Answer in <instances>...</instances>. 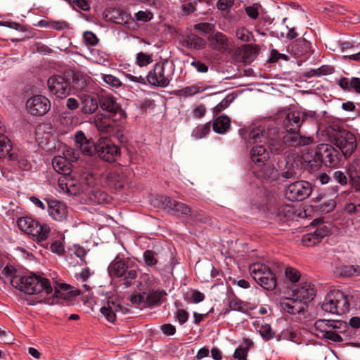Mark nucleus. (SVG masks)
<instances>
[{
  "mask_svg": "<svg viewBox=\"0 0 360 360\" xmlns=\"http://www.w3.org/2000/svg\"><path fill=\"white\" fill-rule=\"evenodd\" d=\"M280 306L283 311L293 315L304 312L306 307L304 302H302L295 297L281 298Z\"/></svg>",
  "mask_w": 360,
  "mask_h": 360,
  "instance_id": "obj_23",
  "label": "nucleus"
},
{
  "mask_svg": "<svg viewBox=\"0 0 360 360\" xmlns=\"http://www.w3.org/2000/svg\"><path fill=\"white\" fill-rule=\"evenodd\" d=\"M89 79V77L82 75H75L72 81V87L80 91H84L90 82Z\"/></svg>",
  "mask_w": 360,
  "mask_h": 360,
  "instance_id": "obj_43",
  "label": "nucleus"
},
{
  "mask_svg": "<svg viewBox=\"0 0 360 360\" xmlns=\"http://www.w3.org/2000/svg\"><path fill=\"white\" fill-rule=\"evenodd\" d=\"M96 154L104 161L112 162L121 155L120 148L108 139H100L96 143Z\"/></svg>",
  "mask_w": 360,
  "mask_h": 360,
  "instance_id": "obj_14",
  "label": "nucleus"
},
{
  "mask_svg": "<svg viewBox=\"0 0 360 360\" xmlns=\"http://www.w3.org/2000/svg\"><path fill=\"white\" fill-rule=\"evenodd\" d=\"M188 217L193 221H198L204 224H207L210 221L209 216L202 210L198 209H191V213L188 215Z\"/></svg>",
  "mask_w": 360,
  "mask_h": 360,
  "instance_id": "obj_47",
  "label": "nucleus"
},
{
  "mask_svg": "<svg viewBox=\"0 0 360 360\" xmlns=\"http://www.w3.org/2000/svg\"><path fill=\"white\" fill-rule=\"evenodd\" d=\"M315 112L309 114L300 112L293 111L287 114L283 122L284 128L287 133L283 135L284 143L291 146V147H299L308 146L313 143L314 139L311 136H303L299 134L300 128L307 116L312 117Z\"/></svg>",
  "mask_w": 360,
  "mask_h": 360,
  "instance_id": "obj_1",
  "label": "nucleus"
},
{
  "mask_svg": "<svg viewBox=\"0 0 360 360\" xmlns=\"http://www.w3.org/2000/svg\"><path fill=\"white\" fill-rule=\"evenodd\" d=\"M153 18V14L150 11H139L135 13V18L137 21L146 22L150 21Z\"/></svg>",
  "mask_w": 360,
  "mask_h": 360,
  "instance_id": "obj_57",
  "label": "nucleus"
},
{
  "mask_svg": "<svg viewBox=\"0 0 360 360\" xmlns=\"http://www.w3.org/2000/svg\"><path fill=\"white\" fill-rule=\"evenodd\" d=\"M349 178L360 177V158H355L347 167Z\"/></svg>",
  "mask_w": 360,
  "mask_h": 360,
  "instance_id": "obj_45",
  "label": "nucleus"
},
{
  "mask_svg": "<svg viewBox=\"0 0 360 360\" xmlns=\"http://www.w3.org/2000/svg\"><path fill=\"white\" fill-rule=\"evenodd\" d=\"M336 334L340 336V340L335 342H342L354 340L359 335L358 330L349 327L345 321H338Z\"/></svg>",
  "mask_w": 360,
  "mask_h": 360,
  "instance_id": "obj_27",
  "label": "nucleus"
},
{
  "mask_svg": "<svg viewBox=\"0 0 360 360\" xmlns=\"http://www.w3.org/2000/svg\"><path fill=\"white\" fill-rule=\"evenodd\" d=\"M49 216L55 221L62 222L66 220L68 214V207L55 199H46Z\"/></svg>",
  "mask_w": 360,
  "mask_h": 360,
  "instance_id": "obj_20",
  "label": "nucleus"
},
{
  "mask_svg": "<svg viewBox=\"0 0 360 360\" xmlns=\"http://www.w3.org/2000/svg\"><path fill=\"white\" fill-rule=\"evenodd\" d=\"M75 138L76 145L82 153L87 155H93L96 153V143L95 144L93 141L88 139L83 131H77Z\"/></svg>",
  "mask_w": 360,
  "mask_h": 360,
  "instance_id": "obj_24",
  "label": "nucleus"
},
{
  "mask_svg": "<svg viewBox=\"0 0 360 360\" xmlns=\"http://www.w3.org/2000/svg\"><path fill=\"white\" fill-rule=\"evenodd\" d=\"M60 288L63 290L58 289V288H55L54 293L49 297L44 295V298L46 299V302L49 304H62L63 300H66L68 299V295L67 292L68 288L66 285H63Z\"/></svg>",
  "mask_w": 360,
  "mask_h": 360,
  "instance_id": "obj_38",
  "label": "nucleus"
},
{
  "mask_svg": "<svg viewBox=\"0 0 360 360\" xmlns=\"http://www.w3.org/2000/svg\"><path fill=\"white\" fill-rule=\"evenodd\" d=\"M84 39L85 41V43L86 44H89L90 46H95L98 42V39L97 38L96 35L90 31H86L83 34Z\"/></svg>",
  "mask_w": 360,
  "mask_h": 360,
  "instance_id": "obj_58",
  "label": "nucleus"
},
{
  "mask_svg": "<svg viewBox=\"0 0 360 360\" xmlns=\"http://www.w3.org/2000/svg\"><path fill=\"white\" fill-rule=\"evenodd\" d=\"M293 215L292 207L289 205H281L278 207L276 217L280 221H285Z\"/></svg>",
  "mask_w": 360,
  "mask_h": 360,
  "instance_id": "obj_46",
  "label": "nucleus"
},
{
  "mask_svg": "<svg viewBox=\"0 0 360 360\" xmlns=\"http://www.w3.org/2000/svg\"><path fill=\"white\" fill-rule=\"evenodd\" d=\"M89 199L95 204L108 202V195L98 188L91 189L88 193Z\"/></svg>",
  "mask_w": 360,
  "mask_h": 360,
  "instance_id": "obj_41",
  "label": "nucleus"
},
{
  "mask_svg": "<svg viewBox=\"0 0 360 360\" xmlns=\"http://www.w3.org/2000/svg\"><path fill=\"white\" fill-rule=\"evenodd\" d=\"M285 276L292 283H296L300 278V272L292 267H287L285 270Z\"/></svg>",
  "mask_w": 360,
  "mask_h": 360,
  "instance_id": "obj_55",
  "label": "nucleus"
},
{
  "mask_svg": "<svg viewBox=\"0 0 360 360\" xmlns=\"http://www.w3.org/2000/svg\"><path fill=\"white\" fill-rule=\"evenodd\" d=\"M338 320L319 319L314 324V333L320 338H326L332 342L340 340L336 334Z\"/></svg>",
  "mask_w": 360,
  "mask_h": 360,
  "instance_id": "obj_13",
  "label": "nucleus"
},
{
  "mask_svg": "<svg viewBox=\"0 0 360 360\" xmlns=\"http://www.w3.org/2000/svg\"><path fill=\"white\" fill-rule=\"evenodd\" d=\"M17 224L21 231L32 236L34 240L37 242L46 240L50 233V228L48 225L41 224L28 217L19 218Z\"/></svg>",
  "mask_w": 360,
  "mask_h": 360,
  "instance_id": "obj_9",
  "label": "nucleus"
},
{
  "mask_svg": "<svg viewBox=\"0 0 360 360\" xmlns=\"http://www.w3.org/2000/svg\"><path fill=\"white\" fill-rule=\"evenodd\" d=\"M311 42L304 37L296 39L288 47L289 52L292 53L295 58L301 57L311 52Z\"/></svg>",
  "mask_w": 360,
  "mask_h": 360,
  "instance_id": "obj_28",
  "label": "nucleus"
},
{
  "mask_svg": "<svg viewBox=\"0 0 360 360\" xmlns=\"http://www.w3.org/2000/svg\"><path fill=\"white\" fill-rule=\"evenodd\" d=\"M245 10L246 14L250 18L256 20L258 18L259 8L257 4H255L252 6H247Z\"/></svg>",
  "mask_w": 360,
  "mask_h": 360,
  "instance_id": "obj_61",
  "label": "nucleus"
},
{
  "mask_svg": "<svg viewBox=\"0 0 360 360\" xmlns=\"http://www.w3.org/2000/svg\"><path fill=\"white\" fill-rule=\"evenodd\" d=\"M340 152L329 144L321 143L318 145L314 153L313 160L315 166L334 167L338 166L340 161Z\"/></svg>",
  "mask_w": 360,
  "mask_h": 360,
  "instance_id": "obj_8",
  "label": "nucleus"
},
{
  "mask_svg": "<svg viewBox=\"0 0 360 360\" xmlns=\"http://www.w3.org/2000/svg\"><path fill=\"white\" fill-rule=\"evenodd\" d=\"M249 271L253 279L264 289L273 290L276 288V275L268 266L253 264L250 266Z\"/></svg>",
  "mask_w": 360,
  "mask_h": 360,
  "instance_id": "obj_10",
  "label": "nucleus"
},
{
  "mask_svg": "<svg viewBox=\"0 0 360 360\" xmlns=\"http://www.w3.org/2000/svg\"><path fill=\"white\" fill-rule=\"evenodd\" d=\"M102 79L111 87L118 88L122 84L120 79L112 75H102Z\"/></svg>",
  "mask_w": 360,
  "mask_h": 360,
  "instance_id": "obj_53",
  "label": "nucleus"
},
{
  "mask_svg": "<svg viewBox=\"0 0 360 360\" xmlns=\"http://www.w3.org/2000/svg\"><path fill=\"white\" fill-rule=\"evenodd\" d=\"M167 295V292L164 290H153L150 291L146 297H145V304L146 307H153L159 306L162 303L163 297Z\"/></svg>",
  "mask_w": 360,
  "mask_h": 360,
  "instance_id": "obj_33",
  "label": "nucleus"
},
{
  "mask_svg": "<svg viewBox=\"0 0 360 360\" xmlns=\"http://www.w3.org/2000/svg\"><path fill=\"white\" fill-rule=\"evenodd\" d=\"M184 46L189 49L200 50L205 47V41L195 34H191L185 39Z\"/></svg>",
  "mask_w": 360,
  "mask_h": 360,
  "instance_id": "obj_40",
  "label": "nucleus"
},
{
  "mask_svg": "<svg viewBox=\"0 0 360 360\" xmlns=\"http://www.w3.org/2000/svg\"><path fill=\"white\" fill-rule=\"evenodd\" d=\"M80 101L82 111L84 114H93L98 108V95L82 94Z\"/></svg>",
  "mask_w": 360,
  "mask_h": 360,
  "instance_id": "obj_30",
  "label": "nucleus"
},
{
  "mask_svg": "<svg viewBox=\"0 0 360 360\" xmlns=\"http://www.w3.org/2000/svg\"><path fill=\"white\" fill-rule=\"evenodd\" d=\"M0 26L7 27L20 32H24L25 28L18 22L12 21H0Z\"/></svg>",
  "mask_w": 360,
  "mask_h": 360,
  "instance_id": "obj_60",
  "label": "nucleus"
},
{
  "mask_svg": "<svg viewBox=\"0 0 360 360\" xmlns=\"http://www.w3.org/2000/svg\"><path fill=\"white\" fill-rule=\"evenodd\" d=\"M47 84L49 91L60 98L68 96L71 91V85L68 79L60 75L49 77Z\"/></svg>",
  "mask_w": 360,
  "mask_h": 360,
  "instance_id": "obj_17",
  "label": "nucleus"
},
{
  "mask_svg": "<svg viewBox=\"0 0 360 360\" xmlns=\"http://www.w3.org/2000/svg\"><path fill=\"white\" fill-rule=\"evenodd\" d=\"M231 120L226 115H221L213 122V130L218 134H224L230 127Z\"/></svg>",
  "mask_w": 360,
  "mask_h": 360,
  "instance_id": "obj_39",
  "label": "nucleus"
},
{
  "mask_svg": "<svg viewBox=\"0 0 360 360\" xmlns=\"http://www.w3.org/2000/svg\"><path fill=\"white\" fill-rule=\"evenodd\" d=\"M174 68L167 60L156 63L146 77L127 73L126 77L130 81L141 84H149L160 88L169 86L174 75Z\"/></svg>",
  "mask_w": 360,
  "mask_h": 360,
  "instance_id": "obj_2",
  "label": "nucleus"
},
{
  "mask_svg": "<svg viewBox=\"0 0 360 360\" xmlns=\"http://www.w3.org/2000/svg\"><path fill=\"white\" fill-rule=\"evenodd\" d=\"M349 297L340 290H334L326 295L321 304V309L328 313L342 315L349 311Z\"/></svg>",
  "mask_w": 360,
  "mask_h": 360,
  "instance_id": "obj_6",
  "label": "nucleus"
},
{
  "mask_svg": "<svg viewBox=\"0 0 360 360\" xmlns=\"http://www.w3.org/2000/svg\"><path fill=\"white\" fill-rule=\"evenodd\" d=\"M208 46L220 53L226 52L229 47V41L225 34L217 32L208 37Z\"/></svg>",
  "mask_w": 360,
  "mask_h": 360,
  "instance_id": "obj_25",
  "label": "nucleus"
},
{
  "mask_svg": "<svg viewBox=\"0 0 360 360\" xmlns=\"http://www.w3.org/2000/svg\"><path fill=\"white\" fill-rule=\"evenodd\" d=\"M240 136L244 141L246 147H250L254 144L266 143L270 134H273V129L266 125H251L246 128L240 129L238 131Z\"/></svg>",
  "mask_w": 360,
  "mask_h": 360,
  "instance_id": "obj_7",
  "label": "nucleus"
},
{
  "mask_svg": "<svg viewBox=\"0 0 360 360\" xmlns=\"http://www.w3.org/2000/svg\"><path fill=\"white\" fill-rule=\"evenodd\" d=\"M128 264L126 261L117 255L108 266V273L111 278H120L124 276L123 284L126 287L131 285L133 280L137 277V271L135 269L128 270Z\"/></svg>",
  "mask_w": 360,
  "mask_h": 360,
  "instance_id": "obj_11",
  "label": "nucleus"
},
{
  "mask_svg": "<svg viewBox=\"0 0 360 360\" xmlns=\"http://www.w3.org/2000/svg\"><path fill=\"white\" fill-rule=\"evenodd\" d=\"M210 131V124L207 123L202 125L200 128L197 129L193 131V134H195V136L197 139H202L208 134Z\"/></svg>",
  "mask_w": 360,
  "mask_h": 360,
  "instance_id": "obj_62",
  "label": "nucleus"
},
{
  "mask_svg": "<svg viewBox=\"0 0 360 360\" xmlns=\"http://www.w3.org/2000/svg\"><path fill=\"white\" fill-rule=\"evenodd\" d=\"M266 144H257L250 150V158L254 162L264 163L269 158Z\"/></svg>",
  "mask_w": 360,
  "mask_h": 360,
  "instance_id": "obj_36",
  "label": "nucleus"
},
{
  "mask_svg": "<svg viewBox=\"0 0 360 360\" xmlns=\"http://www.w3.org/2000/svg\"><path fill=\"white\" fill-rule=\"evenodd\" d=\"M336 206V201L334 198L324 200L319 207L322 212L329 213L332 212Z\"/></svg>",
  "mask_w": 360,
  "mask_h": 360,
  "instance_id": "obj_56",
  "label": "nucleus"
},
{
  "mask_svg": "<svg viewBox=\"0 0 360 360\" xmlns=\"http://www.w3.org/2000/svg\"><path fill=\"white\" fill-rule=\"evenodd\" d=\"M337 272L343 277L354 276V265H342L337 268Z\"/></svg>",
  "mask_w": 360,
  "mask_h": 360,
  "instance_id": "obj_54",
  "label": "nucleus"
},
{
  "mask_svg": "<svg viewBox=\"0 0 360 360\" xmlns=\"http://www.w3.org/2000/svg\"><path fill=\"white\" fill-rule=\"evenodd\" d=\"M121 309V301L117 296H111L108 298L105 306L101 309V313L110 323H114L118 309Z\"/></svg>",
  "mask_w": 360,
  "mask_h": 360,
  "instance_id": "obj_22",
  "label": "nucleus"
},
{
  "mask_svg": "<svg viewBox=\"0 0 360 360\" xmlns=\"http://www.w3.org/2000/svg\"><path fill=\"white\" fill-rule=\"evenodd\" d=\"M153 62L152 56L143 52H139L136 56V63L139 67H145Z\"/></svg>",
  "mask_w": 360,
  "mask_h": 360,
  "instance_id": "obj_51",
  "label": "nucleus"
},
{
  "mask_svg": "<svg viewBox=\"0 0 360 360\" xmlns=\"http://www.w3.org/2000/svg\"><path fill=\"white\" fill-rule=\"evenodd\" d=\"M260 48L257 44H245L235 51L236 58L244 63H248L257 56Z\"/></svg>",
  "mask_w": 360,
  "mask_h": 360,
  "instance_id": "obj_29",
  "label": "nucleus"
},
{
  "mask_svg": "<svg viewBox=\"0 0 360 360\" xmlns=\"http://www.w3.org/2000/svg\"><path fill=\"white\" fill-rule=\"evenodd\" d=\"M159 202L162 209L173 215L188 217L191 213V208L188 205L168 196H160Z\"/></svg>",
  "mask_w": 360,
  "mask_h": 360,
  "instance_id": "obj_16",
  "label": "nucleus"
},
{
  "mask_svg": "<svg viewBox=\"0 0 360 360\" xmlns=\"http://www.w3.org/2000/svg\"><path fill=\"white\" fill-rule=\"evenodd\" d=\"M327 134L332 139L335 146L338 148L345 158H349L357 147L356 136L347 129H326Z\"/></svg>",
  "mask_w": 360,
  "mask_h": 360,
  "instance_id": "obj_5",
  "label": "nucleus"
},
{
  "mask_svg": "<svg viewBox=\"0 0 360 360\" xmlns=\"http://www.w3.org/2000/svg\"><path fill=\"white\" fill-rule=\"evenodd\" d=\"M300 160H295L294 158H288L281 176L285 179L295 178L300 174Z\"/></svg>",
  "mask_w": 360,
  "mask_h": 360,
  "instance_id": "obj_31",
  "label": "nucleus"
},
{
  "mask_svg": "<svg viewBox=\"0 0 360 360\" xmlns=\"http://www.w3.org/2000/svg\"><path fill=\"white\" fill-rule=\"evenodd\" d=\"M100 108L112 115L118 116L120 118H125V112L122 110L117 99L110 94H101L98 95Z\"/></svg>",
  "mask_w": 360,
  "mask_h": 360,
  "instance_id": "obj_18",
  "label": "nucleus"
},
{
  "mask_svg": "<svg viewBox=\"0 0 360 360\" xmlns=\"http://www.w3.org/2000/svg\"><path fill=\"white\" fill-rule=\"evenodd\" d=\"M333 179L342 186H345L347 184V178L342 171H335L333 173Z\"/></svg>",
  "mask_w": 360,
  "mask_h": 360,
  "instance_id": "obj_64",
  "label": "nucleus"
},
{
  "mask_svg": "<svg viewBox=\"0 0 360 360\" xmlns=\"http://www.w3.org/2000/svg\"><path fill=\"white\" fill-rule=\"evenodd\" d=\"M312 191L311 184L306 181H297L290 184L285 191V198L292 202L302 201L309 196Z\"/></svg>",
  "mask_w": 360,
  "mask_h": 360,
  "instance_id": "obj_12",
  "label": "nucleus"
},
{
  "mask_svg": "<svg viewBox=\"0 0 360 360\" xmlns=\"http://www.w3.org/2000/svg\"><path fill=\"white\" fill-rule=\"evenodd\" d=\"M5 129L0 121V160L7 158L10 161L18 162L19 167L24 166L25 169L27 160L22 159L12 148L10 139L4 134Z\"/></svg>",
  "mask_w": 360,
  "mask_h": 360,
  "instance_id": "obj_15",
  "label": "nucleus"
},
{
  "mask_svg": "<svg viewBox=\"0 0 360 360\" xmlns=\"http://www.w3.org/2000/svg\"><path fill=\"white\" fill-rule=\"evenodd\" d=\"M59 187L70 195H76L78 192V186L73 179L71 173L69 175L63 176L58 179Z\"/></svg>",
  "mask_w": 360,
  "mask_h": 360,
  "instance_id": "obj_35",
  "label": "nucleus"
},
{
  "mask_svg": "<svg viewBox=\"0 0 360 360\" xmlns=\"http://www.w3.org/2000/svg\"><path fill=\"white\" fill-rule=\"evenodd\" d=\"M229 307L231 310L242 312L245 311V306L243 302L235 295L229 298Z\"/></svg>",
  "mask_w": 360,
  "mask_h": 360,
  "instance_id": "obj_50",
  "label": "nucleus"
},
{
  "mask_svg": "<svg viewBox=\"0 0 360 360\" xmlns=\"http://www.w3.org/2000/svg\"><path fill=\"white\" fill-rule=\"evenodd\" d=\"M328 234L329 231L326 226L317 228L314 232L304 234L302 238V243L305 246H314Z\"/></svg>",
  "mask_w": 360,
  "mask_h": 360,
  "instance_id": "obj_26",
  "label": "nucleus"
},
{
  "mask_svg": "<svg viewBox=\"0 0 360 360\" xmlns=\"http://www.w3.org/2000/svg\"><path fill=\"white\" fill-rule=\"evenodd\" d=\"M274 134H270V138L268 139V141L266 142L267 147L271 150V153L274 154H279L285 148L286 146H290V145L284 143L283 136L281 141L278 140L277 133L275 129H273Z\"/></svg>",
  "mask_w": 360,
  "mask_h": 360,
  "instance_id": "obj_34",
  "label": "nucleus"
},
{
  "mask_svg": "<svg viewBox=\"0 0 360 360\" xmlns=\"http://www.w3.org/2000/svg\"><path fill=\"white\" fill-rule=\"evenodd\" d=\"M204 89L198 85H191L185 86L176 91V95L183 97L193 96L201 91H203Z\"/></svg>",
  "mask_w": 360,
  "mask_h": 360,
  "instance_id": "obj_42",
  "label": "nucleus"
},
{
  "mask_svg": "<svg viewBox=\"0 0 360 360\" xmlns=\"http://www.w3.org/2000/svg\"><path fill=\"white\" fill-rule=\"evenodd\" d=\"M248 348L238 347L233 354V357L238 360H247Z\"/></svg>",
  "mask_w": 360,
  "mask_h": 360,
  "instance_id": "obj_63",
  "label": "nucleus"
},
{
  "mask_svg": "<svg viewBox=\"0 0 360 360\" xmlns=\"http://www.w3.org/2000/svg\"><path fill=\"white\" fill-rule=\"evenodd\" d=\"M205 299V295L202 292L197 289H190L185 297V300L191 303H199L202 302Z\"/></svg>",
  "mask_w": 360,
  "mask_h": 360,
  "instance_id": "obj_44",
  "label": "nucleus"
},
{
  "mask_svg": "<svg viewBox=\"0 0 360 360\" xmlns=\"http://www.w3.org/2000/svg\"><path fill=\"white\" fill-rule=\"evenodd\" d=\"M236 36L238 39L243 42L255 40L252 33L245 27L238 28L236 30Z\"/></svg>",
  "mask_w": 360,
  "mask_h": 360,
  "instance_id": "obj_49",
  "label": "nucleus"
},
{
  "mask_svg": "<svg viewBox=\"0 0 360 360\" xmlns=\"http://www.w3.org/2000/svg\"><path fill=\"white\" fill-rule=\"evenodd\" d=\"M292 292L293 297L304 302L305 305H307V302L314 300L316 293L314 285L310 282L301 283Z\"/></svg>",
  "mask_w": 360,
  "mask_h": 360,
  "instance_id": "obj_21",
  "label": "nucleus"
},
{
  "mask_svg": "<svg viewBox=\"0 0 360 360\" xmlns=\"http://www.w3.org/2000/svg\"><path fill=\"white\" fill-rule=\"evenodd\" d=\"M11 285L28 295L49 296L52 294L53 288L49 279L36 274L13 276L11 279Z\"/></svg>",
  "mask_w": 360,
  "mask_h": 360,
  "instance_id": "obj_3",
  "label": "nucleus"
},
{
  "mask_svg": "<svg viewBox=\"0 0 360 360\" xmlns=\"http://www.w3.org/2000/svg\"><path fill=\"white\" fill-rule=\"evenodd\" d=\"M51 108L50 101L41 95H36L27 99L26 108L34 116H42L48 112Z\"/></svg>",
  "mask_w": 360,
  "mask_h": 360,
  "instance_id": "obj_19",
  "label": "nucleus"
},
{
  "mask_svg": "<svg viewBox=\"0 0 360 360\" xmlns=\"http://www.w3.org/2000/svg\"><path fill=\"white\" fill-rule=\"evenodd\" d=\"M52 165L54 170L63 176L69 175L72 173L71 164L64 157H54L52 160Z\"/></svg>",
  "mask_w": 360,
  "mask_h": 360,
  "instance_id": "obj_32",
  "label": "nucleus"
},
{
  "mask_svg": "<svg viewBox=\"0 0 360 360\" xmlns=\"http://www.w3.org/2000/svg\"><path fill=\"white\" fill-rule=\"evenodd\" d=\"M105 182L110 188L118 191L124 187L125 181L120 174L117 172H110L106 175Z\"/></svg>",
  "mask_w": 360,
  "mask_h": 360,
  "instance_id": "obj_37",
  "label": "nucleus"
},
{
  "mask_svg": "<svg viewBox=\"0 0 360 360\" xmlns=\"http://www.w3.org/2000/svg\"><path fill=\"white\" fill-rule=\"evenodd\" d=\"M124 119L108 113L98 112L94 117L93 124L100 134L113 135L120 142L125 143V127L124 123H122Z\"/></svg>",
  "mask_w": 360,
  "mask_h": 360,
  "instance_id": "obj_4",
  "label": "nucleus"
},
{
  "mask_svg": "<svg viewBox=\"0 0 360 360\" xmlns=\"http://www.w3.org/2000/svg\"><path fill=\"white\" fill-rule=\"evenodd\" d=\"M280 59L283 60H288V56L285 54L280 53L276 49H272L271 51V56L268 61L269 63H276Z\"/></svg>",
  "mask_w": 360,
  "mask_h": 360,
  "instance_id": "obj_59",
  "label": "nucleus"
},
{
  "mask_svg": "<svg viewBox=\"0 0 360 360\" xmlns=\"http://www.w3.org/2000/svg\"><path fill=\"white\" fill-rule=\"evenodd\" d=\"M258 331L261 336L266 340L272 339L275 335V333L273 331L271 326L267 323L262 325L259 328Z\"/></svg>",
  "mask_w": 360,
  "mask_h": 360,
  "instance_id": "obj_52",
  "label": "nucleus"
},
{
  "mask_svg": "<svg viewBox=\"0 0 360 360\" xmlns=\"http://www.w3.org/2000/svg\"><path fill=\"white\" fill-rule=\"evenodd\" d=\"M157 253L155 252L153 250H147L143 252V260L146 266H155L158 260L156 257Z\"/></svg>",
  "mask_w": 360,
  "mask_h": 360,
  "instance_id": "obj_48",
  "label": "nucleus"
}]
</instances>
